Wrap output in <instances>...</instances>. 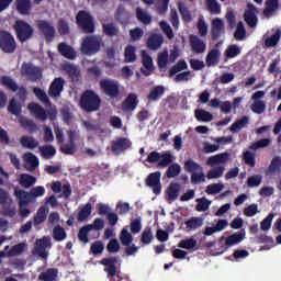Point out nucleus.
Returning a JSON list of instances; mask_svg holds the SVG:
<instances>
[{
    "label": "nucleus",
    "instance_id": "1",
    "mask_svg": "<svg viewBox=\"0 0 281 281\" xmlns=\"http://www.w3.org/2000/svg\"><path fill=\"white\" fill-rule=\"evenodd\" d=\"M102 99L93 90H86L79 100V105L86 113H93L100 110Z\"/></svg>",
    "mask_w": 281,
    "mask_h": 281
},
{
    "label": "nucleus",
    "instance_id": "2",
    "mask_svg": "<svg viewBox=\"0 0 281 281\" xmlns=\"http://www.w3.org/2000/svg\"><path fill=\"white\" fill-rule=\"evenodd\" d=\"M102 47V37L97 35H88L83 37L80 52L86 56H95L100 48Z\"/></svg>",
    "mask_w": 281,
    "mask_h": 281
},
{
    "label": "nucleus",
    "instance_id": "3",
    "mask_svg": "<svg viewBox=\"0 0 281 281\" xmlns=\"http://www.w3.org/2000/svg\"><path fill=\"white\" fill-rule=\"evenodd\" d=\"M13 30L20 43H27L34 36V27L25 20L15 21Z\"/></svg>",
    "mask_w": 281,
    "mask_h": 281
},
{
    "label": "nucleus",
    "instance_id": "4",
    "mask_svg": "<svg viewBox=\"0 0 281 281\" xmlns=\"http://www.w3.org/2000/svg\"><path fill=\"white\" fill-rule=\"evenodd\" d=\"M184 170L191 175V183L193 186L205 183V173L203 172V167L196 161L192 159L186 160Z\"/></svg>",
    "mask_w": 281,
    "mask_h": 281
},
{
    "label": "nucleus",
    "instance_id": "5",
    "mask_svg": "<svg viewBox=\"0 0 281 281\" xmlns=\"http://www.w3.org/2000/svg\"><path fill=\"white\" fill-rule=\"evenodd\" d=\"M146 161L147 164H157V168H168L175 161V156L170 151H151Z\"/></svg>",
    "mask_w": 281,
    "mask_h": 281
},
{
    "label": "nucleus",
    "instance_id": "6",
    "mask_svg": "<svg viewBox=\"0 0 281 281\" xmlns=\"http://www.w3.org/2000/svg\"><path fill=\"white\" fill-rule=\"evenodd\" d=\"M100 265L104 267L103 271L110 281H122L120 272H117V257H106L100 260Z\"/></svg>",
    "mask_w": 281,
    "mask_h": 281
},
{
    "label": "nucleus",
    "instance_id": "7",
    "mask_svg": "<svg viewBox=\"0 0 281 281\" xmlns=\"http://www.w3.org/2000/svg\"><path fill=\"white\" fill-rule=\"evenodd\" d=\"M100 90L110 98V100H117L120 98V82L114 79H102L99 82Z\"/></svg>",
    "mask_w": 281,
    "mask_h": 281
},
{
    "label": "nucleus",
    "instance_id": "8",
    "mask_svg": "<svg viewBox=\"0 0 281 281\" xmlns=\"http://www.w3.org/2000/svg\"><path fill=\"white\" fill-rule=\"evenodd\" d=\"M77 25L83 30L85 34H93L95 32V22L90 12L80 10L76 15Z\"/></svg>",
    "mask_w": 281,
    "mask_h": 281
},
{
    "label": "nucleus",
    "instance_id": "9",
    "mask_svg": "<svg viewBox=\"0 0 281 281\" xmlns=\"http://www.w3.org/2000/svg\"><path fill=\"white\" fill-rule=\"evenodd\" d=\"M16 40L10 31L0 30V49L3 54H14L16 52Z\"/></svg>",
    "mask_w": 281,
    "mask_h": 281
},
{
    "label": "nucleus",
    "instance_id": "10",
    "mask_svg": "<svg viewBox=\"0 0 281 281\" xmlns=\"http://www.w3.org/2000/svg\"><path fill=\"white\" fill-rule=\"evenodd\" d=\"M0 85H2V87H7L9 91H19V95L22 100H25V98H27V90L24 87L19 88L16 81H14V79H12L11 77L2 76L0 79Z\"/></svg>",
    "mask_w": 281,
    "mask_h": 281
},
{
    "label": "nucleus",
    "instance_id": "11",
    "mask_svg": "<svg viewBox=\"0 0 281 281\" xmlns=\"http://www.w3.org/2000/svg\"><path fill=\"white\" fill-rule=\"evenodd\" d=\"M37 30L45 36L48 43H52L56 37V29H54V24L46 20H38L36 22Z\"/></svg>",
    "mask_w": 281,
    "mask_h": 281
},
{
    "label": "nucleus",
    "instance_id": "12",
    "mask_svg": "<svg viewBox=\"0 0 281 281\" xmlns=\"http://www.w3.org/2000/svg\"><path fill=\"white\" fill-rule=\"evenodd\" d=\"M146 186H148V188H151L154 194H161V172L155 171L153 173H149L146 179Z\"/></svg>",
    "mask_w": 281,
    "mask_h": 281
},
{
    "label": "nucleus",
    "instance_id": "13",
    "mask_svg": "<svg viewBox=\"0 0 281 281\" xmlns=\"http://www.w3.org/2000/svg\"><path fill=\"white\" fill-rule=\"evenodd\" d=\"M258 8L254 3L248 2L247 10L244 13V21L247 23L248 27H256L258 25Z\"/></svg>",
    "mask_w": 281,
    "mask_h": 281
},
{
    "label": "nucleus",
    "instance_id": "14",
    "mask_svg": "<svg viewBox=\"0 0 281 281\" xmlns=\"http://www.w3.org/2000/svg\"><path fill=\"white\" fill-rule=\"evenodd\" d=\"M22 71L31 80V82H37V80H41L43 78V70L41 68L32 65V64H24L22 66Z\"/></svg>",
    "mask_w": 281,
    "mask_h": 281
},
{
    "label": "nucleus",
    "instance_id": "15",
    "mask_svg": "<svg viewBox=\"0 0 281 281\" xmlns=\"http://www.w3.org/2000/svg\"><path fill=\"white\" fill-rule=\"evenodd\" d=\"M133 146V143H131V139L125 137L116 138L114 142H112L111 150L114 155H120L121 153H124V150H128Z\"/></svg>",
    "mask_w": 281,
    "mask_h": 281
},
{
    "label": "nucleus",
    "instance_id": "16",
    "mask_svg": "<svg viewBox=\"0 0 281 281\" xmlns=\"http://www.w3.org/2000/svg\"><path fill=\"white\" fill-rule=\"evenodd\" d=\"M65 89V79L61 77L55 78L49 88H48V95L50 98H60V94L63 93Z\"/></svg>",
    "mask_w": 281,
    "mask_h": 281
},
{
    "label": "nucleus",
    "instance_id": "17",
    "mask_svg": "<svg viewBox=\"0 0 281 281\" xmlns=\"http://www.w3.org/2000/svg\"><path fill=\"white\" fill-rule=\"evenodd\" d=\"M225 33V23L222 19L215 18L211 24V37L212 41H218L221 38V34Z\"/></svg>",
    "mask_w": 281,
    "mask_h": 281
},
{
    "label": "nucleus",
    "instance_id": "18",
    "mask_svg": "<svg viewBox=\"0 0 281 281\" xmlns=\"http://www.w3.org/2000/svg\"><path fill=\"white\" fill-rule=\"evenodd\" d=\"M189 43L191 45V52H193V54H204L205 49H207V44H205V42H203V40H200L196 35H190Z\"/></svg>",
    "mask_w": 281,
    "mask_h": 281
},
{
    "label": "nucleus",
    "instance_id": "19",
    "mask_svg": "<svg viewBox=\"0 0 281 281\" xmlns=\"http://www.w3.org/2000/svg\"><path fill=\"white\" fill-rule=\"evenodd\" d=\"M52 241L49 240V238L47 237H43L42 239H38L36 241V246L34 248V252L40 256V258H47V251H45L47 249V247H50Z\"/></svg>",
    "mask_w": 281,
    "mask_h": 281
},
{
    "label": "nucleus",
    "instance_id": "20",
    "mask_svg": "<svg viewBox=\"0 0 281 281\" xmlns=\"http://www.w3.org/2000/svg\"><path fill=\"white\" fill-rule=\"evenodd\" d=\"M14 196L18 199L20 207H27L33 201L31 193L21 189L14 190Z\"/></svg>",
    "mask_w": 281,
    "mask_h": 281
},
{
    "label": "nucleus",
    "instance_id": "21",
    "mask_svg": "<svg viewBox=\"0 0 281 281\" xmlns=\"http://www.w3.org/2000/svg\"><path fill=\"white\" fill-rule=\"evenodd\" d=\"M58 53L64 56V58H68V60H76L77 53L74 47L69 46L67 43L61 42L57 46Z\"/></svg>",
    "mask_w": 281,
    "mask_h": 281
},
{
    "label": "nucleus",
    "instance_id": "22",
    "mask_svg": "<svg viewBox=\"0 0 281 281\" xmlns=\"http://www.w3.org/2000/svg\"><path fill=\"white\" fill-rule=\"evenodd\" d=\"M137 104H139V100L137 99V94L130 93L122 103V111H135L137 109Z\"/></svg>",
    "mask_w": 281,
    "mask_h": 281
},
{
    "label": "nucleus",
    "instance_id": "23",
    "mask_svg": "<svg viewBox=\"0 0 281 281\" xmlns=\"http://www.w3.org/2000/svg\"><path fill=\"white\" fill-rule=\"evenodd\" d=\"M27 109L36 120H41V122H45V120H47V112H45V109H43L41 104L32 102L29 103Z\"/></svg>",
    "mask_w": 281,
    "mask_h": 281
},
{
    "label": "nucleus",
    "instance_id": "24",
    "mask_svg": "<svg viewBox=\"0 0 281 281\" xmlns=\"http://www.w3.org/2000/svg\"><path fill=\"white\" fill-rule=\"evenodd\" d=\"M15 10L22 16H30L32 0H15Z\"/></svg>",
    "mask_w": 281,
    "mask_h": 281
},
{
    "label": "nucleus",
    "instance_id": "25",
    "mask_svg": "<svg viewBox=\"0 0 281 281\" xmlns=\"http://www.w3.org/2000/svg\"><path fill=\"white\" fill-rule=\"evenodd\" d=\"M164 45V35L162 34H151L147 40V47L151 52H157Z\"/></svg>",
    "mask_w": 281,
    "mask_h": 281
},
{
    "label": "nucleus",
    "instance_id": "26",
    "mask_svg": "<svg viewBox=\"0 0 281 281\" xmlns=\"http://www.w3.org/2000/svg\"><path fill=\"white\" fill-rule=\"evenodd\" d=\"M142 63L143 67H145V70H142L144 76H150L155 71V66L153 65V57L146 50H143Z\"/></svg>",
    "mask_w": 281,
    "mask_h": 281
},
{
    "label": "nucleus",
    "instance_id": "27",
    "mask_svg": "<svg viewBox=\"0 0 281 281\" xmlns=\"http://www.w3.org/2000/svg\"><path fill=\"white\" fill-rule=\"evenodd\" d=\"M280 10V0H266V8L263 9V14L267 19L273 16V12Z\"/></svg>",
    "mask_w": 281,
    "mask_h": 281
},
{
    "label": "nucleus",
    "instance_id": "28",
    "mask_svg": "<svg viewBox=\"0 0 281 281\" xmlns=\"http://www.w3.org/2000/svg\"><path fill=\"white\" fill-rule=\"evenodd\" d=\"M221 63V50L218 48H213L206 55L207 67H216Z\"/></svg>",
    "mask_w": 281,
    "mask_h": 281
},
{
    "label": "nucleus",
    "instance_id": "29",
    "mask_svg": "<svg viewBox=\"0 0 281 281\" xmlns=\"http://www.w3.org/2000/svg\"><path fill=\"white\" fill-rule=\"evenodd\" d=\"M103 34L109 36V38H113L120 35V26L113 22L102 24Z\"/></svg>",
    "mask_w": 281,
    "mask_h": 281
},
{
    "label": "nucleus",
    "instance_id": "30",
    "mask_svg": "<svg viewBox=\"0 0 281 281\" xmlns=\"http://www.w3.org/2000/svg\"><path fill=\"white\" fill-rule=\"evenodd\" d=\"M48 212H49V209H47V206L45 205H42L33 217V225L35 226L43 225V223L47 221Z\"/></svg>",
    "mask_w": 281,
    "mask_h": 281
},
{
    "label": "nucleus",
    "instance_id": "31",
    "mask_svg": "<svg viewBox=\"0 0 281 281\" xmlns=\"http://www.w3.org/2000/svg\"><path fill=\"white\" fill-rule=\"evenodd\" d=\"M19 183L25 190L32 188L36 183V177L30 173H21L19 177Z\"/></svg>",
    "mask_w": 281,
    "mask_h": 281
},
{
    "label": "nucleus",
    "instance_id": "32",
    "mask_svg": "<svg viewBox=\"0 0 281 281\" xmlns=\"http://www.w3.org/2000/svg\"><path fill=\"white\" fill-rule=\"evenodd\" d=\"M229 157L231 154L227 151L211 156L207 159V166H216V164H227V161H229Z\"/></svg>",
    "mask_w": 281,
    "mask_h": 281
},
{
    "label": "nucleus",
    "instance_id": "33",
    "mask_svg": "<svg viewBox=\"0 0 281 281\" xmlns=\"http://www.w3.org/2000/svg\"><path fill=\"white\" fill-rule=\"evenodd\" d=\"M179 190H181V184L177 182L170 183L167 189V201L172 203V201H177L179 199Z\"/></svg>",
    "mask_w": 281,
    "mask_h": 281
},
{
    "label": "nucleus",
    "instance_id": "34",
    "mask_svg": "<svg viewBox=\"0 0 281 281\" xmlns=\"http://www.w3.org/2000/svg\"><path fill=\"white\" fill-rule=\"evenodd\" d=\"M64 71L71 78L72 82H76L80 78V69L74 64H66L64 66Z\"/></svg>",
    "mask_w": 281,
    "mask_h": 281
},
{
    "label": "nucleus",
    "instance_id": "35",
    "mask_svg": "<svg viewBox=\"0 0 281 281\" xmlns=\"http://www.w3.org/2000/svg\"><path fill=\"white\" fill-rule=\"evenodd\" d=\"M245 240V233L238 232L228 237H225L226 247H234V245H238Z\"/></svg>",
    "mask_w": 281,
    "mask_h": 281
},
{
    "label": "nucleus",
    "instance_id": "36",
    "mask_svg": "<svg viewBox=\"0 0 281 281\" xmlns=\"http://www.w3.org/2000/svg\"><path fill=\"white\" fill-rule=\"evenodd\" d=\"M178 10L182 16V21L184 23H192V12H190V9L183 1L178 2Z\"/></svg>",
    "mask_w": 281,
    "mask_h": 281
},
{
    "label": "nucleus",
    "instance_id": "37",
    "mask_svg": "<svg viewBox=\"0 0 281 281\" xmlns=\"http://www.w3.org/2000/svg\"><path fill=\"white\" fill-rule=\"evenodd\" d=\"M136 19L139 23H143V25H150V23H153V16L139 7L136 8Z\"/></svg>",
    "mask_w": 281,
    "mask_h": 281
},
{
    "label": "nucleus",
    "instance_id": "38",
    "mask_svg": "<svg viewBox=\"0 0 281 281\" xmlns=\"http://www.w3.org/2000/svg\"><path fill=\"white\" fill-rule=\"evenodd\" d=\"M115 19L119 21V23H126L131 20V13L126 11V8L124 5L120 4L115 12Z\"/></svg>",
    "mask_w": 281,
    "mask_h": 281
},
{
    "label": "nucleus",
    "instance_id": "39",
    "mask_svg": "<svg viewBox=\"0 0 281 281\" xmlns=\"http://www.w3.org/2000/svg\"><path fill=\"white\" fill-rule=\"evenodd\" d=\"M20 144L21 146H23L24 148H29L31 150H34V148H38V140H36L34 137L32 136H22L20 138Z\"/></svg>",
    "mask_w": 281,
    "mask_h": 281
},
{
    "label": "nucleus",
    "instance_id": "40",
    "mask_svg": "<svg viewBox=\"0 0 281 281\" xmlns=\"http://www.w3.org/2000/svg\"><path fill=\"white\" fill-rule=\"evenodd\" d=\"M164 93H166L164 86H157L149 92L147 100H149V102H157V100L162 98Z\"/></svg>",
    "mask_w": 281,
    "mask_h": 281
},
{
    "label": "nucleus",
    "instance_id": "41",
    "mask_svg": "<svg viewBox=\"0 0 281 281\" xmlns=\"http://www.w3.org/2000/svg\"><path fill=\"white\" fill-rule=\"evenodd\" d=\"M247 124H249V116H241L240 120H237L232 124L229 131L231 133H238L239 131H243Z\"/></svg>",
    "mask_w": 281,
    "mask_h": 281
},
{
    "label": "nucleus",
    "instance_id": "42",
    "mask_svg": "<svg viewBox=\"0 0 281 281\" xmlns=\"http://www.w3.org/2000/svg\"><path fill=\"white\" fill-rule=\"evenodd\" d=\"M56 278H58V269L56 268H49L38 276V280L41 281H55Z\"/></svg>",
    "mask_w": 281,
    "mask_h": 281
},
{
    "label": "nucleus",
    "instance_id": "43",
    "mask_svg": "<svg viewBox=\"0 0 281 281\" xmlns=\"http://www.w3.org/2000/svg\"><path fill=\"white\" fill-rule=\"evenodd\" d=\"M135 52H137L135 46L127 45L124 50V63H135V60H137Z\"/></svg>",
    "mask_w": 281,
    "mask_h": 281
},
{
    "label": "nucleus",
    "instance_id": "44",
    "mask_svg": "<svg viewBox=\"0 0 281 281\" xmlns=\"http://www.w3.org/2000/svg\"><path fill=\"white\" fill-rule=\"evenodd\" d=\"M53 238L56 240V243H63L67 238V232H65V228L60 225H56L53 228Z\"/></svg>",
    "mask_w": 281,
    "mask_h": 281
},
{
    "label": "nucleus",
    "instance_id": "45",
    "mask_svg": "<svg viewBox=\"0 0 281 281\" xmlns=\"http://www.w3.org/2000/svg\"><path fill=\"white\" fill-rule=\"evenodd\" d=\"M188 69V63L186 60L180 59L175 66L169 69V78L177 76L179 71H186Z\"/></svg>",
    "mask_w": 281,
    "mask_h": 281
},
{
    "label": "nucleus",
    "instance_id": "46",
    "mask_svg": "<svg viewBox=\"0 0 281 281\" xmlns=\"http://www.w3.org/2000/svg\"><path fill=\"white\" fill-rule=\"evenodd\" d=\"M20 124L22 128H25V131H27V133H36V131H38V125H36V123H34V121L30 120V119H22L20 120Z\"/></svg>",
    "mask_w": 281,
    "mask_h": 281
},
{
    "label": "nucleus",
    "instance_id": "47",
    "mask_svg": "<svg viewBox=\"0 0 281 281\" xmlns=\"http://www.w3.org/2000/svg\"><path fill=\"white\" fill-rule=\"evenodd\" d=\"M40 153L44 159H52V157L56 156V147L52 145H44L40 147Z\"/></svg>",
    "mask_w": 281,
    "mask_h": 281
},
{
    "label": "nucleus",
    "instance_id": "48",
    "mask_svg": "<svg viewBox=\"0 0 281 281\" xmlns=\"http://www.w3.org/2000/svg\"><path fill=\"white\" fill-rule=\"evenodd\" d=\"M24 159L26 161V164H29L30 168L29 170H36V168H38V157H36V155L32 154V153H26L24 154Z\"/></svg>",
    "mask_w": 281,
    "mask_h": 281
},
{
    "label": "nucleus",
    "instance_id": "49",
    "mask_svg": "<svg viewBox=\"0 0 281 281\" xmlns=\"http://www.w3.org/2000/svg\"><path fill=\"white\" fill-rule=\"evenodd\" d=\"M179 175H181V165L177 162L170 165L166 171L167 179H175V177H179Z\"/></svg>",
    "mask_w": 281,
    "mask_h": 281
},
{
    "label": "nucleus",
    "instance_id": "50",
    "mask_svg": "<svg viewBox=\"0 0 281 281\" xmlns=\"http://www.w3.org/2000/svg\"><path fill=\"white\" fill-rule=\"evenodd\" d=\"M280 38H281V30L278 29L274 34L266 38L265 41L266 47H276V45L280 43Z\"/></svg>",
    "mask_w": 281,
    "mask_h": 281
},
{
    "label": "nucleus",
    "instance_id": "51",
    "mask_svg": "<svg viewBox=\"0 0 281 281\" xmlns=\"http://www.w3.org/2000/svg\"><path fill=\"white\" fill-rule=\"evenodd\" d=\"M194 115L198 122H212L214 120L212 113L205 110H195Z\"/></svg>",
    "mask_w": 281,
    "mask_h": 281
},
{
    "label": "nucleus",
    "instance_id": "52",
    "mask_svg": "<svg viewBox=\"0 0 281 281\" xmlns=\"http://www.w3.org/2000/svg\"><path fill=\"white\" fill-rule=\"evenodd\" d=\"M186 227L189 231L199 229V227H203V218L202 217H191L186 222Z\"/></svg>",
    "mask_w": 281,
    "mask_h": 281
},
{
    "label": "nucleus",
    "instance_id": "53",
    "mask_svg": "<svg viewBox=\"0 0 281 281\" xmlns=\"http://www.w3.org/2000/svg\"><path fill=\"white\" fill-rule=\"evenodd\" d=\"M243 161L250 168H256V154L249 150L243 151Z\"/></svg>",
    "mask_w": 281,
    "mask_h": 281
},
{
    "label": "nucleus",
    "instance_id": "54",
    "mask_svg": "<svg viewBox=\"0 0 281 281\" xmlns=\"http://www.w3.org/2000/svg\"><path fill=\"white\" fill-rule=\"evenodd\" d=\"M154 238L153 228H150V226L145 227L140 236V243H143V245H150Z\"/></svg>",
    "mask_w": 281,
    "mask_h": 281
},
{
    "label": "nucleus",
    "instance_id": "55",
    "mask_svg": "<svg viewBox=\"0 0 281 281\" xmlns=\"http://www.w3.org/2000/svg\"><path fill=\"white\" fill-rule=\"evenodd\" d=\"M91 203H87L78 213V221L79 223H82L88 220L89 216H91Z\"/></svg>",
    "mask_w": 281,
    "mask_h": 281
},
{
    "label": "nucleus",
    "instance_id": "56",
    "mask_svg": "<svg viewBox=\"0 0 281 281\" xmlns=\"http://www.w3.org/2000/svg\"><path fill=\"white\" fill-rule=\"evenodd\" d=\"M252 113H257V115H262L263 111H267V103L262 100H256L250 106Z\"/></svg>",
    "mask_w": 281,
    "mask_h": 281
},
{
    "label": "nucleus",
    "instance_id": "57",
    "mask_svg": "<svg viewBox=\"0 0 281 281\" xmlns=\"http://www.w3.org/2000/svg\"><path fill=\"white\" fill-rule=\"evenodd\" d=\"M280 168H281V158L280 156H276L272 158L268 167V172L270 175H276V172H280Z\"/></svg>",
    "mask_w": 281,
    "mask_h": 281
},
{
    "label": "nucleus",
    "instance_id": "58",
    "mask_svg": "<svg viewBox=\"0 0 281 281\" xmlns=\"http://www.w3.org/2000/svg\"><path fill=\"white\" fill-rule=\"evenodd\" d=\"M234 38L235 41H245V38H247V30H245L243 22H238Z\"/></svg>",
    "mask_w": 281,
    "mask_h": 281
},
{
    "label": "nucleus",
    "instance_id": "59",
    "mask_svg": "<svg viewBox=\"0 0 281 281\" xmlns=\"http://www.w3.org/2000/svg\"><path fill=\"white\" fill-rule=\"evenodd\" d=\"M170 3V0H156L155 8L157 14H166L168 12V5Z\"/></svg>",
    "mask_w": 281,
    "mask_h": 281
},
{
    "label": "nucleus",
    "instance_id": "60",
    "mask_svg": "<svg viewBox=\"0 0 281 281\" xmlns=\"http://www.w3.org/2000/svg\"><path fill=\"white\" fill-rule=\"evenodd\" d=\"M8 111L12 115H21V103L16 99H11L8 105Z\"/></svg>",
    "mask_w": 281,
    "mask_h": 281
},
{
    "label": "nucleus",
    "instance_id": "61",
    "mask_svg": "<svg viewBox=\"0 0 281 281\" xmlns=\"http://www.w3.org/2000/svg\"><path fill=\"white\" fill-rule=\"evenodd\" d=\"M89 232H91V228L89 227V225L82 226L79 229L78 238L80 243H83V245H87V243H89Z\"/></svg>",
    "mask_w": 281,
    "mask_h": 281
},
{
    "label": "nucleus",
    "instance_id": "62",
    "mask_svg": "<svg viewBox=\"0 0 281 281\" xmlns=\"http://www.w3.org/2000/svg\"><path fill=\"white\" fill-rule=\"evenodd\" d=\"M120 240H121L122 245H124V247H128V245H131V243H133V235H131V233H128V229L123 228L120 234Z\"/></svg>",
    "mask_w": 281,
    "mask_h": 281
},
{
    "label": "nucleus",
    "instance_id": "63",
    "mask_svg": "<svg viewBox=\"0 0 281 281\" xmlns=\"http://www.w3.org/2000/svg\"><path fill=\"white\" fill-rule=\"evenodd\" d=\"M178 247H180V249H188L190 251L196 247V239L192 237L188 239H182L180 240Z\"/></svg>",
    "mask_w": 281,
    "mask_h": 281
},
{
    "label": "nucleus",
    "instance_id": "64",
    "mask_svg": "<svg viewBox=\"0 0 281 281\" xmlns=\"http://www.w3.org/2000/svg\"><path fill=\"white\" fill-rule=\"evenodd\" d=\"M206 8L212 14H221V4L216 0H205Z\"/></svg>",
    "mask_w": 281,
    "mask_h": 281
}]
</instances>
